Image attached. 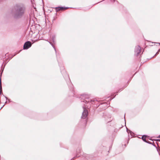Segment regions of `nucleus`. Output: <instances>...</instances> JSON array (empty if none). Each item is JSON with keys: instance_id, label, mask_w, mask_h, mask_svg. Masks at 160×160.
Wrapping results in <instances>:
<instances>
[{"instance_id": "nucleus-21", "label": "nucleus", "mask_w": 160, "mask_h": 160, "mask_svg": "<svg viewBox=\"0 0 160 160\" xmlns=\"http://www.w3.org/2000/svg\"><path fill=\"white\" fill-rule=\"evenodd\" d=\"M128 129L127 128V131H128Z\"/></svg>"}, {"instance_id": "nucleus-11", "label": "nucleus", "mask_w": 160, "mask_h": 160, "mask_svg": "<svg viewBox=\"0 0 160 160\" xmlns=\"http://www.w3.org/2000/svg\"><path fill=\"white\" fill-rule=\"evenodd\" d=\"M92 102V100H88V99H87V100H85V101H84L83 102Z\"/></svg>"}, {"instance_id": "nucleus-5", "label": "nucleus", "mask_w": 160, "mask_h": 160, "mask_svg": "<svg viewBox=\"0 0 160 160\" xmlns=\"http://www.w3.org/2000/svg\"><path fill=\"white\" fill-rule=\"evenodd\" d=\"M81 153V148H78L76 150V157H79L80 156V155H79V153Z\"/></svg>"}, {"instance_id": "nucleus-14", "label": "nucleus", "mask_w": 160, "mask_h": 160, "mask_svg": "<svg viewBox=\"0 0 160 160\" xmlns=\"http://www.w3.org/2000/svg\"><path fill=\"white\" fill-rule=\"evenodd\" d=\"M4 105H3V106H2L1 108H0V109H1L2 108V107H3V106H4Z\"/></svg>"}, {"instance_id": "nucleus-22", "label": "nucleus", "mask_w": 160, "mask_h": 160, "mask_svg": "<svg viewBox=\"0 0 160 160\" xmlns=\"http://www.w3.org/2000/svg\"><path fill=\"white\" fill-rule=\"evenodd\" d=\"M113 0V2H115V0Z\"/></svg>"}, {"instance_id": "nucleus-10", "label": "nucleus", "mask_w": 160, "mask_h": 160, "mask_svg": "<svg viewBox=\"0 0 160 160\" xmlns=\"http://www.w3.org/2000/svg\"><path fill=\"white\" fill-rule=\"evenodd\" d=\"M48 42L52 46V47L53 48H54L55 51H56L55 48L54 46L53 45V44L50 42H49V41H48Z\"/></svg>"}, {"instance_id": "nucleus-20", "label": "nucleus", "mask_w": 160, "mask_h": 160, "mask_svg": "<svg viewBox=\"0 0 160 160\" xmlns=\"http://www.w3.org/2000/svg\"><path fill=\"white\" fill-rule=\"evenodd\" d=\"M5 97V98H6V99H7V97Z\"/></svg>"}, {"instance_id": "nucleus-17", "label": "nucleus", "mask_w": 160, "mask_h": 160, "mask_svg": "<svg viewBox=\"0 0 160 160\" xmlns=\"http://www.w3.org/2000/svg\"><path fill=\"white\" fill-rule=\"evenodd\" d=\"M86 155H86V154H85V155H84V157H86Z\"/></svg>"}, {"instance_id": "nucleus-8", "label": "nucleus", "mask_w": 160, "mask_h": 160, "mask_svg": "<svg viewBox=\"0 0 160 160\" xmlns=\"http://www.w3.org/2000/svg\"><path fill=\"white\" fill-rule=\"evenodd\" d=\"M2 94L1 78L0 79V94Z\"/></svg>"}, {"instance_id": "nucleus-4", "label": "nucleus", "mask_w": 160, "mask_h": 160, "mask_svg": "<svg viewBox=\"0 0 160 160\" xmlns=\"http://www.w3.org/2000/svg\"><path fill=\"white\" fill-rule=\"evenodd\" d=\"M83 111L82 113L81 118L83 119H85L87 117L88 115V111L84 107H83Z\"/></svg>"}, {"instance_id": "nucleus-3", "label": "nucleus", "mask_w": 160, "mask_h": 160, "mask_svg": "<svg viewBox=\"0 0 160 160\" xmlns=\"http://www.w3.org/2000/svg\"><path fill=\"white\" fill-rule=\"evenodd\" d=\"M141 48L139 46H136L135 48V54L138 56L141 52Z\"/></svg>"}, {"instance_id": "nucleus-7", "label": "nucleus", "mask_w": 160, "mask_h": 160, "mask_svg": "<svg viewBox=\"0 0 160 160\" xmlns=\"http://www.w3.org/2000/svg\"><path fill=\"white\" fill-rule=\"evenodd\" d=\"M55 36L53 35L51 37H50V41H52L54 43L55 42Z\"/></svg>"}, {"instance_id": "nucleus-18", "label": "nucleus", "mask_w": 160, "mask_h": 160, "mask_svg": "<svg viewBox=\"0 0 160 160\" xmlns=\"http://www.w3.org/2000/svg\"><path fill=\"white\" fill-rule=\"evenodd\" d=\"M16 54H14L12 57V58L13 57H14V56H15V55Z\"/></svg>"}, {"instance_id": "nucleus-23", "label": "nucleus", "mask_w": 160, "mask_h": 160, "mask_svg": "<svg viewBox=\"0 0 160 160\" xmlns=\"http://www.w3.org/2000/svg\"><path fill=\"white\" fill-rule=\"evenodd\" d=\"M158 141H160V140H159Z\"/></svg>"}, {"instance_id": "nucleus-15", "label": "nucleus", "mask_w": 160, "mask_h": 160, "mask_svg": "<svg viewBox=\"0 0 160 160\" xmlns=\"http://www.w3.org/2000/svg\"><path fill=\"white\" fill-rule=\"evenodd\" d=\"M158 138H160V135L158 137Z\"/></svg>"}, {"instance_id": "nucleus-2", "label": "nucleus", "mask_w": 160, "mask_h": 160, "mask_svg": "<svg viewBox=\"0 0 160 160\" xmlns=\"http://www.w3.org/2000/svg\"><path fill=\"white\" fill-rule=\"evenodd\" d=\"M32 43L29 41H27L25 42L23 46L24 49H27L30 48L32 46Z\"/></svg>"}, {"instance_id": "nucleus-1", "label": "nucleus", "mask_w": 160, "mask_h": 160, "mask_svg": "<svg viewBox=\"0 0 160 160\" xmlns=\"http://www.w3.org/2000/svg\"><path fill=\"white\" fill-rule=\"evenodd\" d=\"M26 8L25 6L22 4H18L14 7L12 15L15 18H19L24 15Z\"/></svg>"}, {"instance_id": "nucleus-19", "label": "nucleus", "mask_w": 160, "mask_h": 160, "mask_svg": "<svg viewBox=\"0 0 160 160\" xmlns=\"http://www.w3.org/2000/svg\"><path fill=\"white\" fill-rule=\"evenodd\" d=\"M2 72H3V71H2V72H1V76L2 75Z\"/></svg>"}, {"instance_id": "nucleus-16", "label": "nucleus", "mask_w": 160, "mask_h": 160, "mask_svg": "<svg viewBox=\"0 0 160 160\" xmlns=\"http://www.w3.org/2000/svg\"><path fill=\"white\" fill-rule=\"evenodd\" d=\"M158 52H160V48L158 50Z\"/></svg>"}, {"instance_id": "nucleus-9", "label": "nucleus", "mask_w": 160, "mask_h": 160, "mask_svg": "<svg viewBox=\"0 0 160 160\" xmlns=\"http://www.w3.org/2000/svg\"><path fill=\"white\" fill-rule=\"evenodd\" d=\"M142 139L143 140V141L146 142H147V141L146 140V136L143 135L142 137Z\"/></svg>"}, {"instance_id": "nucleus-13", "label": "nucleus", "mask_w": 160, "mask_h": 160, "mask_svg": "<svg viewBox=\"0 0 160 160\" xmlns=\"http://www.w3.org/2000/svg\"><path fill=\"white\" fill-rule=\"evenodd\" d=\"M129 133H130V134H131L132 133V132L129 130Z\"/></svg>"}, {"instance_id": "nucleus-12", "label": "nucleus", "mask_w": 160, "mask_h": 160, "mask_svg": "<svg viewBox=\"0 0 160 160\" xmlns=\"http://www.w3.org/2000/svg\"><path fill=\"white\" fill-rule=\"evenodd\" d=\"M159 52H158H158H156V53L155 54V55L154 56H156L158 54H159Z\"/></svg>"}, {"instance_id": "nucleus-6", "label": "nucleus", "mask_w": 160, "mask_h": 160, "mask_svg": "<svg viewBox=\"0 0 160 160\" xmlns=\"http://www.w3.org/2000/svg\"><path fill=\"white\" fill-rule=\"evenodd\" d=\"M68 8L67 7H59L56 8V10L57 11H58L60 10H62L63 9H66Z\"/></svg>"}]
</instances>
